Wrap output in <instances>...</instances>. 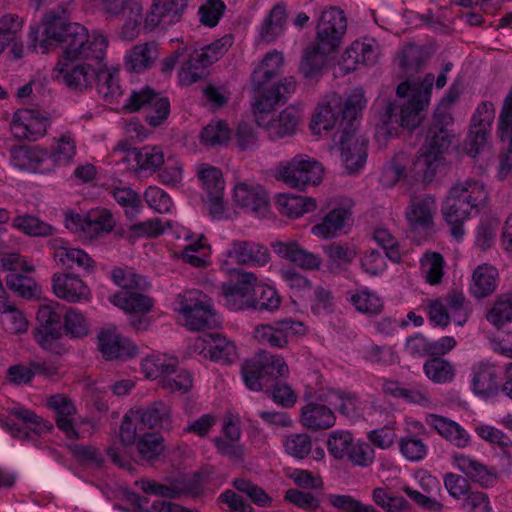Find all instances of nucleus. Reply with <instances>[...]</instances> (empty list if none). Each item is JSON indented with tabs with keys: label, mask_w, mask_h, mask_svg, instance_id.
<instances>
[{
	"label": "nucleus",
	"mask_w": 512,
	"mask_h": 512,
	"mask_svg": "<svg viewBox=\"0 0 512 512\" xmlns=\"http://www.w3.org/2000/svg\"><path fill=\"white\" fill-rule=\"evenodd\" d=\"M460 85L453 83L446 91L435 109L433 123L430 126L424 145L412 164V172L423 182H431L439 167L444 164V154L452 143L453 135L448 126L453 123L450 107L459 99Z\"/></svg>",
	"instance_id": "obj_1"
},
{
	"label": "nucleus",
	"mask_w": 512,
	"mask_h": 512,
	"mask_svg": "<svg viewBox=\"0 0 512 512\" xmlns=\"http://www.w3.org/2000/svg\"><path fill=\"white\" fill-rule=\"evenodd\" d=\"M434 74L427 73L421 80L410 83L404 81L396 89L397 96L411 98L402 105L400 114H397L398 106L389 102L386 104L385 113L381 124L377 125L376 133L384 137H393L397 134L398 127L413 129L422 121L421 112L430 104Z\"/></svg>",
	"instance_id": "obj_2"
},
{
	"label": "nucleus",
	"mask_w": 512,
	"mask_h": 512,
	"mask_svg": "<svg viewBox=\"0 0 512 512\" xmlns=\"http://www.w3.org/2000/svg\"><path fill=\"white\" fill-rule=\"evenodd\" d=\"M488 199L489 191L480 180L469 178L451 186L442 213L455 238L460 239L464 235L463 223L477 216Z\"/></svg>",
	"instance_id": "obj_3"
},
{
	"label": "nucleus",
	"mask_w": 512,
	"mask_h": 512,
	"mask_svg": "<svg viewBox=\"0 0 512 512\" xmlns=\"http://www.w3.org/2000/svg\"><path fill=\"white\" fill-rule=\"evenodd\" d=\"M347 29L344 11L330 7L322 12L317 25L316 43L308 47L300 63V71L305 78L316 77L325 65L326 57L340 45Z\"/></svg>",
	"instance_id": "obj_4"
},
{
	"label": "nucleus",
	"mask_w": 512,
	"mask_h": 512,
	"mask_svg": "<svg viewBox=\"0 0 512 512\" xmlns=\"http://www.w3.org/2000/svg\"><path fill=\"white\" fill-rule=\"evenodd\" d=\"M111 278L121 291L111 296L110 302L129 315L130 324L135 330H147L150 326L147 315L152 310L154 301L141 292L148 286L146 279L122 268L113 269Z\"/></svg>",
	"instance_id": "obj_5"
},
{
	"label": "nucleus",
	"mask_w": 512,
	"mask_h": 512,
	"mask_svg": "<svg viewBox=\"0 0 512 512\" xmlns=\"http://www.w3.org/2000/svg\"><path fill=\"white\" fill-rule=\"evenodd\" d=\"M149 429H172L171 409L164 402H155L146 408L130 409L120 426V440L125 446H131L143 431Z\"/></svg>",
	"instance_id": "obj_6"
},
{
	"label": "nucleus",
	"mask_w": 512,
	"mask_h": 512,
	"mask_svg": "<svg viewBox=\"0 0 512 512\" xmlns=\"http://www.w3.org/2000/svg\"><path fill=\"white\" fill-rule=\"evenodd\" d=\"M108 47L107 38L99 31L89 33L79 23H70L66 30V38L61 45V59L103 61Z\"/></svg>",
	"instance_id": "obj_7"
},
{
	"label": "nucleus",
	"mask_w": 512,
	"mask_h": 512,
	"mask_svg": "<svg viewBox=\"0 0 512 512\" xmlns=\"http://www.w3.org/2000/svg\"><path fill=\"white\" fill-rule=\"evenodd\" d=\"M174 309L182 315L185 326L192 331L213 327L219 322L212 300L199 290L179 294Z\"/></svg>",
	"instance_id": "obj_8"
},
{
	"label": "nucleus",
	"mask_w": 512,
	"mask_h": 512,
	"mask_svg": "<svg viewBox=\"0 0 512 512\" xmlns=\"http://www.w3.org/2000/svg\"><path fill=\"white\" fill-rule=\"evenodd\" d=\"M324 174L322 165L306 154H298L278 165L275 177L293 189L304 190L318 185Z\"/></svg>",
	"instance_id": "obj_9"
},
{
	"label": "nucleus",
	"mask_w": 512,
	"mask_h": 512,
	"mask_svg": "<svg viewBox=\"0 0 512 512\" xmlns=\"http://www.w3.org/2000/svg\"><path fill=\"white\" fill-rule=\"evenodd\" d=\"M124 109L129 112L145 110L146 122L152 126H160L170 114V102L167 97L156 93L149 87L133 91L124 103Z\"/></svg>",
	"instance_id": "obj_10"
},
{
	"label": "nucleus",
	"mask_w": 512,
	"mask_h": 512,
	"mask_svg": "<svg viewBox=\"0 0 512 512\" xmlns=\"http://www.w3.org/2000/svg\"><path fill=\"white\" fill-rule=\"evenodd\" d=\"M274 108L260 109L258 103L253 104V112L257 125L268 134L271 140H277L293 135L301 120V113L295 106L283 109L277 117L270 114Z\"/></svg>",
	"instance_id": "obj_11"
},
{
	"label": "nucleus",
	"mask_w": 512,
	"mask_h": 512,
	"mask_svg": "<svg viewBox=\"0 0 512 512\" xmlns=\"http://www.w3.org/2000/svg\"><path fill=\"white\" fill-rule=\"evenodd\" d=\"M268 249L257 242L234 240L221 254L220 267L226 272L233 270V265L264 266L269 262Z\"/></svg>",
	"instance_id": "obj_12"
},
{
	"label": "nucleus",
	"mask_w": 512,
	"mask_h": 512,
	"mask_svg": "<svg viewBox=\"0 0 512 512\" xmlns=\"http://www.w3.org/2000/svg\"><path fill=\"white\" fill-rule=\"evenodd\" d=\"M68 24L64 17V10L48 11L42 21V32L38 25H31L29 37L34 43V48L41 53H48L54 46L61 47Z\"/></svg>",
	"instance_id": "obj_13"
},
{
	"label": "nucleus",
	"mask_w": 512,
	"mask_h": 512,
	"mask_svg": "<svg viewBox=\"0 0 512 512\" xmlns=\"http://www.w3.org/2000/svg\"><path fill=\"white\" fill-rule=\"evenodd\" d=\"M307 332L306 325L292 318H284L270 324H261L255 327V339L265 345L275 348H285L290 341L304 336Z\"/></svg>",
	"instance_id": "obj_14"
},
{
	"label": "nucleus",
	"mask_w": 512,
	"mask_h": 512,
	"mask_svg": "<svg viewBox=\"0 0 512 512\" xmlns=\"http://www.w3.org/2000/svg\"><path fill=\"white\" fill-rule=\"evenodd\" d=\"M353 202L349 198H342L331 203L330 211L321 222L311 228V233L321 239H330L339 236L352 222Z\"/></svg>",
	"instance_id": "obj_15"
},
{
	"label": "nucleus",
	"mask_w": 512,
	"mask_h": 512,
	"mask_svg": "<svg viewBox=\"0 0 512 512\" xmlns=\"http://www.w3.org/2000/svg\"><path fill=\"white\" fill-rule=\"evenodd\" d=\"M257 276L253 272H243L236 282L222 285L224 305L231 311H241L255 305L254 288Z\"/></svg>",
	"instance_id": "obj_16"
},
{
	"label": "nucleus",
	"mask_w": 512,
	"mask_h": 512,
	"mask_svg": "<svg viewBox=\"0 0 512 512\" xmlns=\"http://www.w3.org/2000/svg\"><path fill=\"white\" fill-rule=\"evenodd\" d=\"M341 158L348 174H357L367 160V141L349 125L341 132L339 139Z\"/></svg>",
	"instance_id": "obj_17"
},
{
	"label": "nucleus",
	"mask_w": 512,
	"mask_h": 512,
	"mask_svg": "<svg viewBox=\"0 0 512 512\" xmlns=\"http://www.w3.org/2000/svg\"><path fill=\"white\" fill-rule=\"evenodd\" d=\"M76 59H60L53 69L52 77L55 81L71 89L83 90L92 85L96 67L90 64H73Z\"/></svg>",
	"instance_id": "obj_18"
},
{
	"label": "nucleus",
	"mask_w": 512,
	"mask_h": 512,
	"mask_svg": "<svg viewBox=\"0 0 512 512\" xmlns=\"http://www.w3.org/2000/svg\"><path fill=\"white\" fill-rule=\"evenodd\" d=\"M48 124V119L38 111L20 109L14 113L10 129L17 139L36 141L46 134Z\"/></svg>",
	"instance_id": "obj_19"
},
{
	"label": "nucleus",
	"mask_w": 512,
	"mask_h": 512,
	"mask_svg": "<svg viewBox=\"0 0 512 512\" xmlns=\"http://www.w3.org/2000/svg\"><path fill=\"white\" fill-rule=\"evenodd\" d=\"M322 391H317L314 396L307 399L306 404L301 408L300 422L309 430H326L336 423L333 407L319 399Z\"/></svg>",
	"instance_id": "obj_20"
},
{
	"label": "nucleus",
	"mask_w": 512,
	"mask_h": 512,
	"mask_svg": "<svg viewBox=\"0 0 512 512\" xmlns=\"http://www.w3.org/2000/svg\"><path fill=\"white\" fill-rule=\"evenodd\" d=\"M47 148L35 146H18L10 150V163L16 169L28 173H52Z\"/></svg>",
	"instance_id": "obj_21"
},
{
	"label": "nucleus",
	"mask_w": 512,
	"mask_h": 512,
	"mask_svg": "<svg viewBox=\"0 0 512 512\" xmlns=\"http://www.w3.org/2000/svg\"><path fill=\"white\" fill-rule=\"evenodd\" d=\"M436 212V200L432 195L423 194L412 198L405 212L409 228L415 232L431 230Z\"/></svg>",
	"instance_id": "obj_22"
},
{
	"label": "nucleus",
	"mask_w": 512,
	"mask_h": 512,
	"mask_svg": "<svg viewBox=\"0 0 512 512\" xmlns=\"http://www.w3.org/2000/svg\"><path fill=\"white\" fill-rule=\"evenodd\" d=\"M342 111V97L331 93L324 97L315 109L310 122V129L314 135H322L335 128Z\"/></svg>",
	"instance_id": "obj_23"
},
{
	"label": "nucleus",
	"mask_w": 512,
	"mask_h": 512,
	"mask_svg": "<svg viewBox=\"0 0 512 512\" xmlns=\"http://www.w3.org/2000/svg\"><path fill=\"white\" fill-rule=\"evenodd\" d=\"M194 347L204 357H210L216 362L231 363L237 358L234 342L219 334H206L198 337Z\"/></svg>",
	"instance_id": "obj_24"
},
{
	"label": "nucleus",
	"mask_w": 512,
	"mask_h": 512,
	"mask_svg": "<svg viewBox=\"0 0 512 512\" xmlns=\"http://www.w3.org/2000/svg\"><path fill=\"white\" fill-rule=\"evenodd\" d=\"M234 203L255 215H264L268 208V195L260 185L239 182L233 190Z\"/></svg>",
	"instance_id": "obj_25"
},
{
	"label": "nucleus",
	"mask_w": 512,
	"mask_h": 512,
	"mask_svg": "<svg viewBox=\"0 0 512 512\" xmlns=\"http://www.w3.org/2000/svg\"><path fill=\"white\" fill-rule=\"evenodd\" d=\"M272 249L280 258L306 270H318L322 264L319 255L304 249L297 241H276Z\"/></svg>",
	"instance_id": "obj_26"
},
{
	"label": "nucleus",
	"mask_w": 512,
	"mask_h": 512,
	"mask_svg": "<svg viewBox=\"0 0 512 512\" xmlns=\"http://www.w3.org/2000/svg\"><path fill=\"white\" fill-rule=\"evenodd\" d=\"M98 348L106 360L130 357L137 352L134 343L119 334L115 327H109L99 333Z\"/></svg>",
	"instance_id": "obj_27"
},
{
	"label": "nucleus",
	"mask_w": 512,
	"mask_h": 512,
	"mask_svg": "<svg viewBox=\"0 0 512 512\" xmlns=\"http://www.w3.org/2000/svg\"><path fill=\"white\" fill-rule=\"evenodd\" d=\"M451 459L455 468L481 486L489 487L493 485L497 478V472L494 468L487 467L473 456L454 453Z\"/></svg>",
	"instance_id": "obj_28"
},
{
	"label": "nucleus",
	"mask_w": 512,
	"mask_h": 512,
	"mask_svg": "<svg viewBox=\"0 0 512 512\" xmlns=\"http://www.w3.org/2000/svg\"><path fill=\"white\" fill-rule=\"evenodd\" d=\"M186 7L185 0H153L151 10L146 16L145 25L153 29L177 23Z\"/></svg>",
	"instance_id": "obj_29"
},
{
	"label": "nucleus",
	"mask_w": 512,
	"mask_h": 512,
	"mask_svg": "<svg viewBox=\"0 0 512 512\" xmlns=\"http://www.w3.org/2000/svg\"><path fill=\"white\" fill-rule=\"evenodd\" d=\"M52 286L58 298L71 303L89 301L91 298L88 286L74 274H55Z\"/></svg>",
	"instance_id": "obj_30"
},
{
	"label": "nucleus",
	"mask_w": 512,
	"mask_h": 512,
	"mask_svg": "<svg viewBox=\"0 0 512 512\" xmlns=\"http://www.w3.org/2000/svg\"><path fill=\"white\" fill-rule=\"evenodd\" d=\"M69 221L75 225L76 230H81L91 237L109 233L115 226L113 215L106 209L90 211L86 216L72 215Z\"/></svg>",
	"instance_id": "obj_31"
},
{
	"label": "nucleus",
	"mask_w": 512,
	"mask_h": 512,
	"mask_svg": "<svg viewBox=\"0 0 512 512\" xmlns=\"http://www.w3.org/2000/svg\"><path fill=\"white\" fill-rule=\"evenodd\" d=\"M286 22V5L275 4L257 29V41L267 44L275 42L284 33Z\"/></svg>",
	"instance_id": "obj_32"
},
{
	"label": "nucleus",
	"mask_w": 512,
	"mask_h": 512,
	"mask_svg": "<svg viewBox=\"0 0 512 512\" xmlns=\"http://www.w3.org/2000/svg\"><path fill=\"white\" fill-rule=\"evenodd\" d=\"M284 64L283 54L273 50L266 54L262 62L254 69L251 81L254 95L263 90L271 80L281 73Z\"/></svg>",
	"instance_id": "obj_33"
},
{
	"label": "nucleus",
	"mask_w": 512,
	"mask_h": 512,
	"mask_svg": "<svg viewBox=\"0 0 512 512\" xmlns=\"http://www.w3.org/2000/svg\"><path fill=\"white\" fill-rule=\"evenodd\" d=\"M76 139L71 132H66L55 138L47 148V158L51 172L57 168L69 165L76 155Z\"/></svg>",
	"instance_id": "obj_34"
},
{
	"label": "nucleus",
	"mask_w": 512,
	"mask_h": 512,
	"mask_svg": "<svg viewBox=\"0 0 512 512\" xmlns=\"http://www.w3.org/2000/svg\"><path fill=\"white\" fill-rule=\"evenodd\" d=\"M426 423L458 448H465L470 443V434L453 420L436 414H430L426 417Z\"/></svg>",
	"instance_id": "obj_35"
},
{
	"label": "nucleus",
	"mask_w": 512,
	"mask_h": 512,
	"mask_svg": "<svg viewBox=\"0 0 512 512\" xmlns=\"http://www.w3.org/2000/svg\"><path fill=\"white\" fill-rule=\"evenodd\" d=\"M498 281L499 273L494 266L479 265L472 273L469 291L477 299L488 297L497 289Z\"/></svg>",
	"instance_id": "obj_36"
},
{
	"label": "nucleus",
	"mask_w": 512,
	"mask_h": 512,
	"mask_svg": "<svg viewBox=\"0 0 512 512\" xmlns=\"http://www.w3.org/2000/svg\"><path fill=\"white\" fill-rule=\"evenodd\" d=\"M48 406L56 414L57 427L65 433L67 438H78V432L72 421V416L76 413L74 403L64 395L57 394L49 398Z\"/></svg>",
	"instance_id": "obj_37"
},
{
	"label": "nucleus",
	"mask_w": 512,
	"mask_h": 512,
	"mask_svg": "<svg viewBox=\"0 0 512 512\" xmlns=\"http://www.w3.org/2000/svg\"><path fill=\"white\" fill-rule=\"evenodd\" d=\"M94 82H96L98 93L107 102H113L122 95L118 68L107 67L102 64V61L97 62Z\"/></svg>",
	"instance_id": "obj_38"
},
{
	"label": "nucleus",
	"mask_w": 512,
	"mask_h": 512,
	"mask_svg": "<svg viewBox=\"0 0 512 512\" xmlns=\"http://www.w3.org/2000/svg\"><path fill=\"white\" fill-rule=\"evenodd\" d=\"M295 89L296 82L294 78H284L280 83H270L263 90L257 92L254 95V103H258L260 109L275 108L280 101L286 100L288 96L294 93Z\"/></svg>",
	"instance_id": "obj_39"
},
{
	"label": "nucleus",
	"mask_w": 512,
	"mask_h": 512,
	"mask_svg": "<svg viewBox=\"0 0 512 512\" xmlns=\"http://www.w3.org/2000/svg\"><path fill=\"white\" fill-rule=\"evenodd\" d=\"M319 399L326 401L329 406L337 409L342 415L348 418L357 419L361 415V402L350 393L327 388L323 389Z\"/></svg>",
	"instance_id": "obj_40"
},
{
	"label": "nucleus",
	"mask_w": 512,
	"mask_h": 512,
	"mask_svg": "<svg viewBox=\"0 0 512 512\" xmlns=\"http://www.w3.org/2000/svg\"><path fill=\"white\" fill-rule=\"evenodd\" d=\"M178 359L165 353H153L142 359L141 369L146 378L159 379L160 384L166 374L175 372Z\"/></svg>",
	"instance_id": "obj_41"
},
{
	"label": "nucleus",
	"mask_w": 512,
	"mask_h": 512,
	"mask_svg": "<svg viewBox=\"0 0 512 512\" xmlns=\"http://www.w3.org/2000/svg\"><path fill=\"white\" fill-rule=\"evenodd\" d=\"M275 204L280 213L290 218H299L317 208L314 198L289 193L278 194Z\"/></svg>",
	"instance_id": "obj_42"
},
{
	"label": "nucleus",
	"mask_w": 512,
	"mask_h": 512,
	"mask_svg": "<svg viewBox=\"0 0 512 512\" xmlns=\"http://www.w3.org/2000/svg\"><path fill=\"white\" fill-rule=\"evenodd\" d=\"M157 56L155 43L138 44L126 52L124 64L127 70L140 73L149 69Z\"/></svg>",
	"instance_id": "obj_43"
},
{
	"label": "nucleus",
	"mask_w": 512,
	"mask_h": 512,
	"mask_svg": "<svg viewBox=\"0 0 512 512\" xmlns=\"http://www.w3.org/2000/svg\"><path fill=\"white\" fill-rule=\"evenodd\" d=\"M473 391L482 396L492 395L497 389L495 366L488 361H480L472 368Z\"/></svg>",
	"instance_id": "obj_44"
},
{
	"label": "nucleus",
	"mask_w": 512,
	"mask_h": 512,
	"mask_svg": "<svg viewBox=\"0 0 512 512\" xmlns=\"http://www.w3.org/2000/svg\"><path fill=\"white\" fill-rule=\"evenodd\" d=\"M348 299L358 312L368 317L376 316L383 310L382 299L369 288H359L351 291Z\"/></svg>",
	"instance_id": "obj_45"
},
{
	"label": "nucleus",
	"mask_w": 512,
	"mask_h": 512,
	"mask_svg": "<svg viewBox=\"0 0 512 512\" xmlns=\"http://www.w3.org/2000/svg\"><path fill=\"white\" fill-rule=\"evenodd\" d=\"M54 258L66 268L75 266L88 272L94 269V261L82 249L59 246L54 250Z\"/></svg>",
	"instance_id": "obj_46"
},
{
	"label": "nucleus",
	"mask_w": 512,
	"mask_h": 512,
	"mask_svg": "<svg viewBox=\"0 0 512 512\" xmlns=\"http://www.w3.org/2000/svg\"><path fill=\"white\" fill-rule=\"evenodd\" d=\"M35 374L52 377L56 374V369L47 367L45 363L32 362L29 367L24 365L11 366L6 373L8 381L14 385L29 383Z\"/></svg>",
	"instance_id": "obj_47"
},
{
	"label": "nucleus",
	"mask_w": 512,
	"mask_h": 512,
	"mask_svg": "<svg viewBox=\"0 0 512 512\" xmlns=\"http://www.w3.org/2000/svg\"><path fill=\"white\" fill-rule=\"evenodd\" d=\"M426 377L436 384L451 383L455 378L454 365L441 357H434L427 360L423 365Z\"/></svg>",
	"instance_id": "obj_48"
},
{
	"label": "nucleus",
	"mask_w": 512,
	"mask_h": 512,
	"mask_svg": "<svg viewBox=\"0 0 512 512\" xmlns=\"http://www.w3.org/2000/svg\"><path fill=\"white\" fill-rule=\"evenodd\" d=\"M234 38L227 34L194 52V59L208 67L218 61L232 46Z\"/></svg>",
	"instance_id": "obj_49"
},
{
	"label": "nucleus",
	"mask_w": 512,
	"mask_h": 512,
	"mask_svg": "<svg viewBox=\"0 0 512 512\" xmlns=\"http://www.w3.org/2000/svg\"><path fill=\"white\" fill-rule=\"evenodd\" d=\"M200 142L206 147L226 145L231 138V129L223 120H213L200 133Z\"/></svg>",
	"instance_id": "obj_50"
},
{
	"label": "nucleus",
	"mask_w": 512,
	"mask_h": 512,
	"mask_svg": "<svg viewBox=\"0 0 512 512\" xmlns=\"http://www.w3.org/2000/svg\"><path fill=\"white\" fill-rule=\"evenodd\" d=\"M0 321L3 328L10 333H23L28 328L23 312L6 301H0Z\"/></svg>",
	"instance_id": "obj_51"
},
{
	"label": "nucleus",
	"mask_w": 512,
	"mask_h": 512,
	"mask_svg": "<svg viewBox=\"0 0 512 512\" xmlns=\"http://www.w3.org/2000/svg\"><path fill=\"white\" fill-rule=\"evenodd\" d=\"M486 319L497 328L512 322V293H502L488 311Z\"/></svg>",
	"instance_id": "obj_52"
},
{
	"label": "nucleus",
	"mask_w": 512,
	"mask_h": 512,
	"mask_svg": "<svg viewBox=\"0 0 512 512\" xmlns=\"http://www.w3.org/2000/svg\"><path fill=\"white\" fill-rule=\"evenodd\" d=\"M420 273L430 285H438L444 275V259L436 252H428L420 259Z\"/></svg>",
	"instance_id": "obj_53"
},
{
	"label": "nucleus",
	"mask_w": 512,
	"mask_h": 512,
	"mask_svg": "<svg viewBox=\"0 0 512 512\" xmlns=\"http://www.w3.org/2000/svg\"><path fill=\"white\" fill-rule=\"evenodd\" d=\"M197 174L206 196L215 193L217 195L224 194L225 182L219 168L201 164L198 167Z\"/></svg>",
	"instance_id": "obj_54"
},
{
	"label": "nucleus",
	"mask_w": 512,
	"mask_h": 512,
	"mask_svg": "<svg viewBox=\"0 0 512 512\" xmlns=\"http://www.w3.org/2000/svg\"><path fill=\"white\" fill-rule=\"evenodd\" d=\"M163 441V437L160 435L143 431L141 435L137 437L135 443L137 444V451L140 457L144 460L151 461L156 459L163 452Z\"/></svg>",
	"instance_id": "obj_55"
},
{
	"label": "nucleus",
	"mask_w": 512,
	"mask_h": 512,
	"mask_svg": "<svg viewBox=\"0 0 512 512\" xmlns=\"http://www.w3.org/2000/svg\"><path fill=\"white\" fill-rule=\"evenodd\" d=\"M111 193L115 201L124 209L128 218L133 219L140 213L141 199L130 187L114 188Z\"/></svg>",
	"instance_id": "obj_56"
},
{
	"label": "nucleus",
	"mask_w": 512,
	"mask_h": 512,
	"mask_svg": "<svg viewBox=\"0 0 512 512\" xmlns=\"http://www.w3.org/2000/svg\"><path fill=\"white\" fill-rule=\"evenodd\" d=\"M447 311L450 314V322L457 326H463L470 316L471 310L462 293L449 294L446 299Z\"/></svg>",
	"instance_id": "obj_57"
},
{
	"label": "nucleus",
	"mask_w": 512,
	"mask_h": 512,
	"mask_svg": "<svg viewBox=\"0 0 512 512\" xmlns=\"http://www.w3.org/2000/svg\"><path fill=\"white\" fill-rule=\"evenodd\" d=\"M62 327L37 328L35 333L36 342L45 350L61 355L65 347L61 344Z\"/></svg>",
	"instance_id": "obj_58"
},
{
	"label": "nucleus",
	"mask_w": 512,
	"mask_h": 512,
	"mask_svg": "<svg viewBox=\"0 0 512 512\" xmlns=\"http://www.w3.org/2000/svg\"><path fill=\"white\" fill-rule=\"evenodd\" d=\"M398 446L401 455L410 462H419L428 453L427 444L422 439L410 435L402 437Z\"/></svg>",
	"instance_id": "obj_59"
},
{
	"label": "nucleus",
	"mask_w": 512,
	"mask_h": 512,
	"mask_svg": "<svg viewBox=\"0 0 512 512\" xmlns=\"http://www.w3.org/2000/svg\"><path fill=\"white\" fill-rule=\"evenodd\" d=\"M354 438L349 431L336 430L333 431L327 440V449L331 456L341 460L348 454Z\"/></svg>",
	"instance_id": "obj_60"
},
{
	"label": "nucleus",
	"mask_w": 512,
	"mask_h": 512,
	"mask_svg": "<svg viewBox=\"0 0 512 512\" xmlns=\"http://www.w3.org/2000/svg\"><path fill=\"white\" fill-rule=\"evenodd\" d=\"M254 362L261 369L265 377H284L289 372L288 365L284 358L279 355L264 354Z\"/></svg>",
	"instance_id": "obj_61"
},
{
	"label": "nucleus",
	"mask_w": 512,
	"mask_h": 512,
	"mask_svg": "<svg viewBox=\"0 0 512 512\" xmlns=\"http://www.w3.org/2000/svg\"><path fill=\"white\" fill-rule=\"evenodd\" d=\"M144 199L151 209L160 214L170 213L174 206L171 197L164 190L156 186L146 188Z\"/></svg>",
	"instance_id": "obj_62"
},
{
	"label": "nucleus",
	"mask_w": 512,
	"mask_h": 512,
	"mask_svg": "<svg viewBox=\"0 0 512 512\" xmlns=\"http://www.w3.org/2000/svg\"><path fill=\"white\" fill-rule=\"evenodd\" d=\"M286 453L296 459H304L312 451L311 437L306 433L291 434L284 441Z\"/></svg>",
	"instance_id": "obj_63"
},
{
	"label": "nucleus",
	"mask_w": 512,
	"mask_h": 512,
	"mask_svg": "<svg viewBox=\"0 0 512 512\" xmlns=\"http://www.w3.org/2000/svg\"><path fill=\"white\" fill-rule=\"evenodd\" d=\"M64 329L71 338H83L89 333V323L80 311L70 309L64 317Z\"/></svg>",
	"instance_id": "obj_64"
}]
</instances>
